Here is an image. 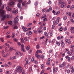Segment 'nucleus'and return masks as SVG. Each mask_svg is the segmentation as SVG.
I'll list each match as a JSON object with an SVG mask.
<instances>
[{"mask_svg": "<svg viewBox=\"0 0 74 74\" xmlns=\"http://www.w3.org/2000/svg\"><path fill=\"white\" fill-rule=\"evenodd\" d=\"M22 68L21 66H17L16 68V70L14 71L15 73L16 74L18 71L19 73H21L22 71Z\"/></svg>", "mask_w": 74, "mask_h": 74, "instance_id": "obj_1", "label": "nucleus"}, {"mask_svg": "<svg viewBox=\"0 0 74 74\" xmlns=\"http://www.w3.org/2000/svg\"><path fill=\"white\" fill-rule=\"evenodd\" d=\"M65 62H63L61 64H60L59 65V67L60 68H62V67H64L65 66Z\"/></svg>", "mask_w": 74, "mask_h": 74, "instance_id": "obj_2", "label": "nucleus"}, {"mask_svg": "<svg viewBox=\"0 0 74 74\" xmlns=\"http://www.w3.org/2000/svg\"><path fill=\"white\" fill-rule=\"evenodd\" d=\"M58 67H56L55 68L53 67V72H57L58 71Z\"/></svg>", "mask_w": 74, "mask_h": 74, "instance_id": "obj_3", "label": "nucleus"}, {"mask_svg": "<svg viewBox=\"0 0 74 74\" xmlns=\"http://www.w3.org/2000/svg\"><path fill=\"white\" fill-rule=\"evenodd\" d=\"M18 21H19V20L18 19V18H17V17H16L14 18V23H18Z\"/></svg>", "mask_w": 74, "mask_h": 74, "instance_id": "obj_4", "label": "nucleus"}, {"mask_svg": "<svg viewBox=\"0 0 74 74\" xmlns=\"http://www.w3.org/2000/svg\"><path fill=\"white\" fill-rule=\"evenodd\" d=\"M4 13H3V14L2 15H1V16H2V20L3 21H4V20L5 19V18H6L5 16V15H4Z\"/></svg>", "mask_w": 74, "mask_h": 74, "instance_id": "obj_5", "label": "nucleus"}, {"mask_svg": "<svg viewBox=\"0 0 74 74\" xmlns=\"http://www.w3.org/2000/svg\"><path fill=\"white\" fill-rule=\"evenodd\" d=\"M4 5H3L1 8L0 9V10H1V11H3V13H4V12H5V11L3 10V9H4Z\"/></svg>", "mask_w": 74, "mask_h": 74, "instance_id": "obj_6", "label": "nucleus"}, {"mask_svg": "<svg viewBox=\"0 0 74 74\" xmlns=\"http://www.w3.org/2000/svg\"><path fill=\"white\" fill-rule=\"evenodd\" d=\"M6 10H8V11H10L11 10V8L8 6H7L6 7Z\"/></svg>", "mask_w": 74, "mask_h": 74, "instance_id": "obj_7", "label": "nucleus"}, {"mask_svg": "<svg viewBox=\"0 0 74 74\" xmlns=\"http://www.w3.org/2000/svg\"><path fill=\"white\" fill-rule=\"evenodd\" d=\"M67 15H69V16H71V12H66Z\"/></svg>", "mask_w": 74, "mask_h": 74, "instance_id": "obj_8", "label": "nucleus"}, {"mask_svg": "<svg viewBox=\"0 0 74 74\" xmlns=\"http://www.w3.org/2000/svg\"><path fill=\"white\" fill-rule=\"evenodd\" d=\"M21 4L20 3H18L17 5V7L19 8H21Z\"/></svg>", "mask_w": 74, "mask_h": 74, "instance_id": "obj_9", "label": "nucleus"}, {"mask_svg": "<svg viewBox=\"0 0 74 74\" xmlns=\"http://www.w3.org/2000/svg\"><path fill=\"white\" fill-rule=\"evenodd\" d=\"M38 50L37 51H36V53L35 54V56L36 57H37L38 56H39V55H38Z\"/></svg>", "mask_w": 74, "mask_h": 74, "instance_id": "obj_10", "label": "nucleus"}, {"mask_svg": "<svg viewBox=\"0 0 74 74\" xmlns=\"http://www.w3.org/2000/svg\"><path fill=\"white\" fill-rule=\"evenodd\" d=\"M38 31L39 33H41L42 32V30H41L40 28H38Z\"/></svg>", "mask_w": 74, "mask_h": 74, "instance_id": "obj_11", "label": "nucleus"}, {"mask_svg": "<svg viewBox=\"0 0 74 74\" xmlns=\"http://www.w3.org/2000/svg\"><path fill=\"white\" fill-rule=\"evenodd\" d=\"M44 34L47 37V38H48L49 36H48V33L47 32H45L44 33Z\"/></svg>", "mask_w": 74, "mask_h": 74, "instance_id": "obj_12", "label": "nucleus"}, {"mask_svg": "<svg viewBox=\"0 0 74 74\" xmlns=\"http://www.w3.org/2000/svg\"><path fill=\"white\" fill-rule=\"evenodd\" d=\"M0 14L1 15H4V11H1V10H0Z\"/></svg>", "mask_w": 74, "mask_h": 74, "instance_id": "obj_13", "label": "nucleus"}, {"mask_svg": "<svg viewBox=\"0 0 74 74\" xmlns=\"http://www.w3.org/2000/svg\"><path fill=\"white\" fill-rule=\"evenodd\" d=\"M18 12V9H16L15 10V11H13V13L14 14V13H15V14H17Z\"/></svg>", "mask_w": 74, "mask_h": 74, "instance_id": "obj_14", "label": "nucleus"}, {"mask_svg": "<svg viewBox=\"0 0 74 74\" xmlns=\"http://www.w3.org/2000/svg\"><path fill=\"white\" fill-rule=\"evenodd\" d=\"M46 18V15L45 14H44L43 16H42V18H41V19L42 20V19H44V18Z\"/></svg>", "mask_w": 74, "mask_h": 74, "instance_id": "obj_15", "label": "nucleus"}, {"mask_svg": "<svg viewBox=\"0 0 74 74\" xmlns=\"http://www.w3.org/2000/svg\"><path fill=\"white\" fill-rule=\"evenodd\" d=\"M8 25H12V21H9L8 22Z\"/></svg>", "mask_w": 74, "mask_h": 74, "instance_id": "obj_16", "label": "nucleus"}, {"mask_svg": "<svg viewBox=\"0 0 74 74\" xmlns=\"http://www.w3.org/2000/svg\"><path fill=\"white\" fill-rule=\"evenodd\" d=\"M20 52L19 51H18L16 53H15V55L16 56H17V55H18L20 54Z\"/></svg>", "mask_w": 74, "mask_h": 74, "instance_id": "obj_17", "label": "nucleus"}, {"mask_svg": "<svg viewBox=\"0 0 74 74\" xmlns=\"http://www.w3.org/2000/svg\"><path fill=\"white\" fill-rule=\"evenodd\" d=\"M21 41L22 44H23V43H24V40H23V38H21Z\"/></svg>", "mask_w": 74, "mask_h": 74, "instance_id": "obj_18", "label": "nucleus"}, {"mask_svg": "<svg viewBox=\"0 0 74 74\" xmlns=\"http://www.w3.org/2000/svg\"><path fill=\"white\" fill-rule=\"evenodd\" d=\"M46 64L47 66H49L50 64V61H47L46 62Z\"/></svg>", "mask_w": 74, "mask_h": 74, "instance_id": "obj_19", "label": "nucleus"}, {"mask_svg": "<svg viewBox=\"0 0 74 74\" xmlns=\"http://www.w3.org/2000/svg\"><path fill=\"white\" fill-rule=\"evenodd\" d=\"M32 25V23H28L27 24V27H30V25Z\"/></svg>", "mask_w": 74, "mask_h": 74, "instance_id": "obj_20", "label": "nucleus"}, {"mask_svg": "<svg viewBox=\"0 0 74 74\" xmlns=\"http://www.w3.org/2000/svg\"><path fill=\"white\" fill-rule=\"evenodd\" d=\"M26 49L27 51H29V50L30 49V46L29 45L26 48Z\"/></svg>", "mask_w": 74, "mask_h": 74, "instance_id": "obj_21", "label": "nucleus"}, {"mask_svg": "<svg viewBox=\"0 0 74 74\" xmlns=\"http://www.w3.org/2000/svg\"><path fill=\"white\" fill-rule=\"evenodd\" d=\"M18 2L19 3H20V4H21V3H22L23 2V1L22 0H18Z\"/></svg>", "mask_w": 74, "mask_h": 74, "instance_id": "obj_22", "label": "nucleus"}, {"mask_svg": "<svg viewBox=\"0 0 74 74\" xmlns=\"http://www.w3.org/2000/svg\"><path fill=\"white\" fill-rule=\"evenodd\" d=\"M56 44H57L58 45V46H59V45H60V42H58L57 41H56Z\"/></svg>", "mask_w": 74, "mask_h": 74, "instance_id": "obj_23", "label": "nucleus"}, {"mask_svg": "<svg viewBox=\"0 0 74 74\" xmlns=\"http://www.w3.org/2000/svg\"><path fill=\"white\" fill-rule=\"evenodd\" d=\"M41 69H43L44 68V65L42 64L41 66Z\"/></svg>", "mask_w": 74, "mask_h": 74, "instance_id": "obj_24", "label": "nucleus"}, {"mask_svg": "<svg viewBox=\"0 0 74 74\" xmlns=\"http://www.w3.org/2000/svg\"><path fill=\"white\" fill-rule=\"evenodd\" d=\"M74 8V5H72L70 8V9L71 10H73V8Z\"/></svg>", "mask_w": 74, "mask_h": 74, "instance_id": "obj_25", "label": "nucleus"}, {"mask_svg": "<svg viewBox=\"0 0 74 74\" xmlns=\"http://www.w3.org/2000/svg\"><path fill=\"white\" fill-rule=\"evenodd\" d=\"M36 48L37 49H39L40 48V46H39V45L38 44H37V46H36Z\"/></svg>", "mask_w": 74, "mask_h": 74, "instance_id": "obj_26", "label": "nucleus"}, {"mask_svg": "<svg viewBox=\"0 0 74 74\" xmlns=\"http://www.w3.org/2000/svg\"><path fill=\"white\" fill-rule=\"evenodd\" d=\"M44 71H45V70H42V71L40 73V74H44Z\"/></svg>", "mask_w": 74, "mask_h": 74, "instance_id": "obj_27", "label": "nucleus"}, {"mask_svg": "<svg viewBox=\"0 0 74 74\" xmlns=\"http://www.w3.org/2000/svg\"><path fill=\"white\" fill-rule=\"evenodd\" d=\"M5 45L6 46L8 47V48H10V45H9V44H7V43H5Z\"/></svg>", "mask_w": 74, "mask_h": 74, "instance_id": "obj_28", "label": "nucleus"}, {"mask_svg": "<svg viewBox=\"0 0 74 74\" xmlns=\"http://www.w3.org/2000/svg\"><path fill=\"white\" fill-rule=\"evenodd\" d=\"M12 49L14 50V47H13L12 48V47H10V51H12Z\"/></svg>", "mask_w": 74, "mask_h": 74, "instance_id": "obj_29", "label": "nucleus"}, {"mask_svg": "<svg viewBox=\"0 0 74 74\" xmlns=\"http://www.w3.org/2000/svg\"><path fill=\"white\" fill-rule=\"evenodd\" d=\"M67 16H65L64 17V21H66V19H67Z\"/></svg>", "mask_w": 74, "mask_h": 74, "instance_id": "obj_30", "label": "nucleus"}, {"mask_svg": "<svg viewBox=\"0 0 74 74\" xmlns=\"http://www.w3.org/2000/svg\"><path fill=\"white\" fill-rule=\"evenodd\" d=\"M60 11H58L56 13V15H58V14H60Z\"/></svg>", "mask_w": 74, "mask_h": 74, "instance_id": "obj_31", "label": "nucleus"}, {"mask_svg": "<svg viewBox=\"0 0 74 74\" xmlns=\"http://www.w3.org/2000/svg\"><path fill=\"white\" fill-rule=\"evenodd\" d=\"M32 67H30L29 68V71L30 73H31V72H32Z\"/></svg>", "mask_w": 74, "mask_h": 74, "instance_id": "obj_32", "label": "nucleus"}, {"mask_svg": "<svg viewBox=\"0 0 74 74\" xmlns=\"http://www.w3.org/2000/svg\"><path fill=\"white\" fill-rule=\"evenodd\" d=\"M21 50L23 52H25V50L24 49V48H21Z\"/></svg>", "mask_w": 74, "mask_h": 74, "instance_id": "obj_33", "label": "nucleus"}, {"mask_svg": "<svg viewBox=\"0 0 74 74\" xmlns=\"http://www.w3.org/2000/svg\"><path fill=\"white\" fill-rule=\"evenodd\" d=\"M19 56L20 57L22 56L23 55V53H22V52H20V54H19Z\"/></svg>", "mask_w": 74, "mask_h": 74, "instance_id": "obj_34", "label": "nucleus"}, {"mask_svg": "<svg viewBox=\"0 0 74 74\" xmlns=\"http://www.w3.org/2000/svg\"><path fill=\"white\" fill-rule=\"evenodd\" d=\"M23 30L24 32H27V30H28V29H27V28H25Z\"/></svg>", "mask_w": 74, "mask_h": 74, "instance_id": "obj_35", "label": "nucleus"}, {"mask_svg": "<svg viewBox=\"0 0 74 74\" xmlns=\"http://www.w3.org/2000/svg\"><path fill=\"white\" fill-rule=\"evenodd\" d=\"M52 42H53V43H54V42H55V41H56V40L55 39H53L52 40Z\"/></svg>", "mask_w": 74, "mask_h": 74, "instance_id": "obj_36", "label": "nucleus"}, {"mask_svg": "<svg viewBox=\"0 0 74 74\" xmlns=\"http://www.w3.org/2000/svg\"><path fill=\"white\" fill-rule=\"evenodd\" d=\"M47 18H45V19H44L43 20V22H46V21H47Z\"/></svg>", "mask_w": 74, "mask_h": 74, "instance_id": "obj_37", "label": "nucleus"}, {"mask_svg": "<svg viewBox=\"0 0 74 74\" xmlns=\"http://www.w3.org/2000/svg\"><path fill=\"white\" fill-rule=\"evenodd\" d=\"M14 40L15 41V42H18V39H17L16 38H15L14 39Z\"/></svg>", "mask_w": 74, "mask_h": 74, "instance_id": "obj_38", "label": "nucleus"}, {"mask_svg": "<svg viewBox=\"0 0 74 74\" xmlns=\"http://www.w3.org/2000/svg\"><path fill=\"white\" fill-rule=\"evenodd\" d=\"M59 19H60V17H58L57 18V22H59Z\"/></svg>", "mask_w": 74, "mask_h": 74, "instance_id": "obj_39", "label": "nucleus"}, {"mask_svg": "<svg viewBox=\"0 0 74 74\" xmlns=\"http://www.w3.org/2000/svg\"><path fill=\"white\" fill-rule=\"evenodd\" d=\"M55 24H53L52 26V29H53L55 28Z\"/></svg>", "mask_w": 74, "mask_h": 74, "instance_id": "obj_40", "label": "nucleus"}, {"mask_svg": "<svg viewBox=\"0 0 74 74\" xmlns=\"http://www.w3.org/2000/svg\"><path fill=\"white\" fill-rule=\"evenodd\" d=\"M65 43L66 44H67V43H68V39H66L65 40Z\"/></svg>", "mask_w": 74, "mask_h": 74, "instance_id": "obj_41", "label": "nucleus"}, {"mask_svg": "<svg viewBox=\"0 0 74 74\" xmlns=\"http://www.w3.org/2000/svg\"><path fill=\"white\" fill-rule=\"evenodd\" d=\"M14 2L13 1H12L9 4L10 5H12V4H14Z\"/></svg>", "mask_w": 74, "mask_h": 74, "instance_id": "obj_42", "label": "nucleus"}, {"mask_svg": "<svg viewBox=\"0 0 74 74\" xmlns=\"http://www.w3.org/2000/svg\"><path fill=\"white\" fill-rule=\"evenodd\" d=\"M24 40H25V41H27V37H24Z\"/></svg>", "mask_w": 74, "mask_h": 74, "instance_id": "obj_43", "label": "nucleus"}, {"mask_svg": "<svg viewBox=\"0 0 74 74\" xmlns=\"http://www.w3.org/2000/svg\"><path fill=\"white\" fill-rule=\"evenodd\" d=\"M74 48H72L71 49V51L72 52H74Z\"/></svg>", "mask_w": 74, "mask_h": 74, "instance_id": "obj_44", "label": "nucleus"}, {"mask_svg": "<svg viewBox=\"0 0 74 74\" xmlns=\"http://www.w3.org/2000/svg\"><path fill=\"white\" fill-rule=\"evenodd\" d=\"M67 27L66 26L64 28V31H66L67 30Z\"/></svg>", "mask_w": 74, "mask_h": 74, "instance_id": "obj_45", "label": "nucleus"}, {"mask_svg": "<svg viewBox=\"0 0 74 74\" xmlns=\"http://www.w3.org/2000/svg\"><path fill=\"white\" fill-rule=\"evenodd\" d=\"M74 28L73 27H71L70 28V30H73V29H74Z\"/></svg>", "mask_w": 74, "mask_h": 74, "instance_id": "obj_46", "label": "nucleus"}, {"mask_svg": "<svg viewBox=\"0 0 74 74\" xmlns=\"http://www.w3.org/2000/svg\"><path fill=\"white\" fill-rule=\"evenodd\" d=\"M18 26H15L14 27V29H18Z\"/></svg>", "mask_w": 74, "mask_h": 74, "instance_id": "obj_47", "label": "nucleus"}, {"mask_svg": "<svg viewBox=\"0 0 74 74\" xmlns=\"http://www.w3.org/2000/svg\"><path fill=\"white\" fill-rule=\"evenodd\" d=\"M32 32H31L30 31H29V34L31 35H32Z\"/></svg>", "mask_w": 74, "mask_h": 74, "instance_id": "obj_48", "label": "nucleus"}, {"mask_svg": "<svg viewBox=\"0 0 74 74\" xmlns=\"http://www.w3.org/2000/svg\"><path fill=\"white\" fill-rule=\"evenodd\" d=\"M21 48H24V46L22 44L21 46Z\"/></svg>", "mask_w": 74, "mask_h": 74, "instance_id": "obj_49", "label": "nucleus"}, {"mask_svg": "<svg viewBox=\"0 0 74 74\" xmlns=\"http://www.w3.org/2000/svg\"><path fill=\"white\" fill-rule=\"evenodd\" d=\"M62 48H63L64 47V43L62 44Z\"/></svg>", "mask_w": 74, "mask_h": 74, "instance_id": "obj_50", "label": "nucleus"}, {"mask_svg": "<svg viewBox=\"0 0 74 74\" xmlns=\"http://www.w3.org/2000/svg\"><path fill=\"white\" fill-rule=\"evenodd\" d=\"M30 2H31L30 0L28 1L27 3V4H29L30 3Z\"/></svg>", "mask_w": 74, "mask_h": 74, "instance_id": "obj_51", "label": "nucleus"}, {"mask_svg": "<svg viewBox=\"0 0 74 74\" xmlns=\"http://www.w3.org/2000/svg\"><path fill=\"white\" fill-rule=\"evenodd\" d=\"M34 60V58H32L31 61L32 62H33Z\"/></svg>", "mask_w": 74, "mask_h": 74, "instance_id": "obj_52", "label": "nucleus"}, {"mask_svg": "<svg viewBox=\"0 0 74 74\" xmlns=\"http://www.w3.org/2000/svg\"><path fill=\"white\" fill-rule=\"evenodd\" d=\"M10 55V53H7V54H6V56L7 58V56H9V55Z\"/></svg>", "mask_w": 74, "mask_h": 74, "instance_id": "obj_53", "label": "nucleus"}, {"mask_svg": "<svg viewBox=\"0 0 74 74\" xmlns=\"http://www.w3.org/2000/svg\"><path fill=\"white\" fill-rule=\"evenodd\" d=\"M10 14H8V15H7V17L8 18H10Z\"/></svg>", "mask_w": 74, "mask_h": 74, "instance_id": "obj_54", "label": "nucleus"}, {"mask_svg": "<svg viewBox=\"0 0 74 74\" xmlns=\"http://www.w3.org/2000/svg\"><path fill=\"white\" fill-rule=\"evenodd\" d=\"M71 22H72V23H74V20H73V18H71Z\"/></svg>", "mask_w": 74, "mask_h": 74, "instance_id": "obj_55", "label": "nucleus"}, {"mask_svg": "<svg viewBox=\"0 0 74 74\" xmlns=\"http://www.w3.org/2000/svg\"><path fill=\"white\" fill-rule=\"evenodd\" d=\"M25 28L26 27H25V26H22V28L23 29V30L25 29Z\"/></svg>", "mask_w": 74, "mask_h": 74, "instance_id": "obj_56", "label": "nucleus"}, {"mask_svg": "<svg viewBox=\"0 0 74 74\" xmlns=\"http://www.w3.org/2000/svg\"><path fill=\"white\" fill-rule=\"evenodd\" d=\"M38 51V52L40 53H42V51H41V50H39Z\"/></svg>", "mask_w": 74, "mask_h": 74, "instance_id": "obj_57", "label": "nucleus"}, {"mask_svg": "<svg viewBox=\"0 0 74 74\" xmlns=\"http://www.w3.org/2000/svg\"><path fill=\"white\" fill-rule=\"evenodd\" d=\"M61 8H63L64 7V4H61Z\"/></svg>", "mask_w": 74, "mask_h": 74, "instance_id": "obj_58", "label": "nucleus"}, {"mask_svg": "<svg viewBox=\"0 0 74 74\" xmlns=\"http://www.w3.org/2000/svg\"><path fill=\"white\" fill-rule=\"evenodd\" d=\"M32 52V50H30L29 51V53H31Z\"/></svg>", "mask_w": 74, "mask_h": 74, "instance_id": "obj_59", "label": "nucleus"}, {"mask_svg": "<svg viewBox=\"0 0 74 74\" xmlns=\"http://www.w3.org/2000/svg\"><path fill=\"white\" fill-rule=\"evenodd\" d=\"M25 2H23L22 3V5L23 6H25Z\"/></svg>", "mask_w": 74, "mask_h": 74, "instance_id": "obj_60", "label": "nucleus"}, {"mask_svg": "<svg viewBox=\"0 0 74 74\" xmlns=\"http://www.w3.org/2000/svg\"><path fill=\"white\" fill-rule=\"evenodd\" d=\"M5 65L6 67H9V66L8 65H7L6 64H5Z\"/></svg>", "mask_w": 74, "mask_h": 74, "instance_id": "obj_61", "label": "nucleus"}, {"mask_svg": "<svg viewBox=\"0 0 74 74\" xmlns=\"http://www.w3.org/2000/svg\"><path fill=\"white\" fill-rule=\"evenodd\" d=\"M52 50H49V53H52Z\"/></svg>", "mask_w": 74, "mask_h": 74, "instance_id": "obj_62", "label": "nucleus"}, {"mask_svg": "<svg viewBox=\"0 0 74 74\" xmlns=\"http://www.w3.org/2000/svg\"><path fill=\"white\" fill-rule=\"evenodd\" d=\"M8 27V26H7L6 27H4V29H7Z\"/></svg>", "mask_w": 74, "mask_h": 74, "instance_id": "obj_63", "label": "nucleus"}, {"mask_svg": "<svg viewBox=\"0 0 74 74\" xmlns=\"http://www.w3.org/2000/svg\"><path fill=\"white\" fill-rule=\"evenodd\" d=\"M71 33H73V34L74 33V30H71Z\"/></svg>", "mask_w": 74, "mask_h": 74, "instance_id": "obj_64", "label": "nucleus"}]
</instances>
